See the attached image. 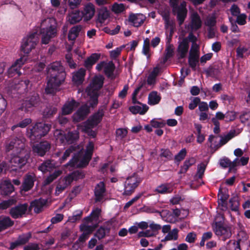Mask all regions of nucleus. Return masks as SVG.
Masks as SVG:
<instances>
[{"label": "nucleus", "mask_w": 250, "mask_h": 250, "mask_svg": "<svg viewBox=\"0 0 250 250\" xmlns=\"http://www.w3.org/2000/svg\"><path fill=\"white\" fill-rule=\"evenodd\" d=\"M94 148V144L92 141L89 142L86 145L85 150L79 146H71L65 150L62 156L59 158V163L60 164L62 163L72 153H74L73 158L65 166L74 167H85L91 159Z\"/></svg>", "instance_id": "obj_1"}, {"label": "nucleus", "mask_w": 250, "mask_h": 250, "mask_svg": "<svg viewBox=\"0 0 250 250\" xmlns=\"http://www.w3.org/2000/svg\"><path fill=\"white\" fill-rule=\"evenodd\" d=\"M47 69V83L45 92L46 94H53L64 81L65 73L61 62L58 61L51 63Z\"/></svg>", "instance_id": "obj_2"}, {"label": "nucleus", "mask_w": 250, "mask_h": 250, "mask_svg": "<svg viewBox=\"0 0 250 250\" xmlns=\"http://www.w3.org/2000/svg\"><path fill=\"white\" fill-rule=\"evenodd\" d=\"M57 22L53 18H45L41 20L40 26V33L42 35V42L48 44L52 38L57 34Z\"/></svg>", "instance_id": "obj_3"}, {"label": "nucleus", "mask_w": 250, "mask_h": 250, "mask_svg": "<svg viewBox=\"0 0 250 250\" xmlns=\"http://www.w3.org/2000/svg\"><path fill=\"white\" fill-rule=\"evenodd\" d=\"M104 81V78L103 76H95L85 90V92L90 97L89 104L92 107H95L98 104L99 91L102 87Z\"/></svg>", "instance_id": "obj_4"}, {"label": "nucleus", "mask_w": 250, "mask_h": 250, "mask_svg": "<svg viewBox=\"0 0 250 250\" xmlns=\"http://www.w3.org/2000/svg\"><path fill=\"white\" fill-rule=\"evenodd\" d=\"M104 115L103 109H99L86 122L78 126V129L87 133L89 136L94 138L96 135L95 131L92 130L102 121Z\"/></svg>", "instance_id": "obj_5"}, {"label": "nucleus", "mask_w": 250, "mask_h": 250, "mask_svg": "<svg viewBox=\"0 0 250 250\" xmlns=\"http://www.w3.org/2000/svg\"><path fill=\"white\" fill-rule=\"evenodd\" d=\"M104 115L103 109H99L86 122L78 126V129L87 133L89 136L94 138L96 135L95 131L92 130L102 121Z\"/></svg>", "instance_id": "obj_6"}, {"label": "nucleus", "mask_w": 250, "mask_h": 250, "mask_svg": "<svg viewBox=\"0 0 250 250\" xmlns=\"http://www.w3.org/2000/svg\"><path fill=\"white\" fill-rule=\"evenodd\" d=\"M25 139L23 137L9 138L4 143V149L6 152H11L12 155L25 153L27 150L25 145Z\"/></svg>", "instance_id": "obj_7"}, {"label": "nucleus", "mask_w": 250, "mask_h": 250, "mask_svg": "<svg viewBox=\"0 0 250 250\" xmlns=\"http://www.w3.org/2000/svg\"><path fill=\"white\" fill-rule=\"evenodd\" d=\"M101 211L100 209L97 208L91 212L89 216L85 217L84 223L80 226L81 230L88 235L91 234L97 226Z\"/></svg>", "instance_id": "obj_8"}, {"label": "nucleus", "mask_w": 250, "mask_h": 250, "mask_svg": "<svg viewBox=\"0 0 250 250\" xmlns=\"http://www.w3.org/2000/svg\"><path fill=\"white\" fill-rule=\"evenodd\" d=\"M51 126L42 122L36 123L31 128L27 129V135L31 141L40 139L49 132Z\"/></svg>", "instance_id": "obj_9"}, {"label": "nucleus", "mask_w": 250, "mask_h": 250, "mask_svg": "<svg viewBox=\"0 0 250 250\" xmlns=\"http://www.w3.org/2000/svg\"><path fill=\"white\" fill-rule=\"evenodd\" d=\"M39 37L36 32L29 33L24 37L21 45V50L25 54H28L34 49L38 42Z\"/></svg>", "instance_id": "obj_10"}, {"label": "nucleus", "mask_w": 250, "mask_h": 250, "mask_svg": "<svg viewBox=\"0 0 250 250\" xmlns=\"http://www.w3.org/2000/svg\"><path fill=\"white\" fill-rule=\"evenodd\" d=\"M29 157V152L28 150L25 151V153H21L16 155H13L10 163L11 165V171H18L24 166L27 162Z\"/></svg>", "instance_id": "obj_11"}, {"label": "nucleus", "mask_w": 250, "mask_h": 250, "mask_svg": "<svg viewBox=\"0 0 250 250\" xmlns=\"http://www.w3.org/2000/svg\"><path fill=\"white\" fill-rule=\"evenodd\" d=\"M141 181V178L136 173L128 176L126 179L124 184L123 194L125 195H131Z\"/></svg>", "instance_id": "obj_12"}, {"label": "nucleus", "mask_w": 250, "mask_h": 250, "mask_svg": "<svg viewBox=\"0 0 250 250\" xmlns=\"http://www.w3.org/2000/svg\"><path fill=\"white\" fill-rule=\"evenodd\" d=\"M54 135L58 143L64 144H72L79 137V132L77 130L69 132L66 135L63 134L62 131L57 130L54 133Z\"/></svg>", "instance_id": "obj_13"}, {"label": "nucleus", "mask_w": 250, "mask_h": 250, "mask_svg": "<svg viewBox=\"0 0 250 250\" xmlns=\"http://www.w3.org/2000/svg\"><path fill=\"white\" fill-rule=\"evenodd\" d=\"M178 0H170V2L173 7V12L177 14V19L179 21V24L181 25L183 23L187 16V10L186 8V2L183 1L180 6H178Z\"/></svg>", "instance_id": "obj_14"}, {"label": "nucleus", "mask_w": 250, "mask_h": 250, "mask_svg": "<svg viewBox=\"0 0 250 250\" xmlns=\"http://www.w3.org/2000/svg\"><path fill=\"white\" fill-rule=\"evenodd\" d=\"M162 232L165 235V237L161 239V242L175 241L179 238V229L177 228L171 229L169 225H164L162 228Z\"/></svg>", "instance_id": "obj_15"}, {"label": "nucleus", "mask_w": 250, "mask_h": 250, "mask_svg": "<svg viewBox=\"0 0 250 250\" xmlns=\"http://www.w3.org/2000/svg\"><path fill=\"white\" fill-rule=\"evenodd\" d=\"M213 228L215 234L218 236H222L224 240L231 236L230 230L224 224L223 220L218 222L215 221Z\"/></svg>", "instance_id": "obj_16"}, {"label": "nucleus", "mask_w": 250, "mask_h": 250, "mask_svg": "<svg viewBox=\"0 0 250 250\" xmlns=\"http://www.w3.org/2000/svg\"><path fill=\"white\" fill-rule=\"evenodd\" d=\"M96 69L100 71L104 69L105 75L111 79H113L115 76L114 74L115 65L112 62H101L96 65Z\"/></svg>", "instance_id": "obj_17"}, {"label": "nucleus", "mask_w": 250, "mask_h": 250, "mask_svg": "<svg viewBox=\"0 0 250 250\" xmlns=\"http://www.w3.org/2000/svg\"><path fill=\"white\" fill-rule=\"evenodd\" d=\"M26 58L24 57H21L18 59L12 66L9 68L7 73L9 77L19 76L21 75V73L20 71V69L22 65L24 64L26 61Z\"/></svg>", "instance_id": "obj_18"}, {"label": "nucleus", "mask_w": 250, "mask_h": 250, "mask_svg": "<svg viewBox=\"0 0 250 250\" xmlns=\"http://www.w3.org/2000/svg\"><path fill=\"white\" fill-rule=\"evenodd\" d=\"M110 16V11L106 7L103 6L98 10L96 24L97 26H102L105 24L106 20Z\"/></svg>", "instance_id": "obj_19"}, {"label": "nucleus", "mask_w": 250, "mask_h": 250, "mask_svg": "<svg viewBox=\"0 0 250 250\" xmlns=\"http://www.w3.org/2000/svg\"><path fill=\"white\" fill-rule=\"evenodd\" d=\"M146 20V16L141 13L130 14L128 19L129 23L136 27L142 25Z\"/></svg>", "instance_id": "obj_20"}, {"label": "nucleus", "mask_w": 250, "mask_h": 250, "mask_svg": "<svg viewBox=\"0 0 250 250\" xmlns=\"http://www.w3.org/2000/svg\"><path fill=\"white\" fill-rule=\"evenodd\" d=\"M81 12L84 21L90 20L94 16L95 13V7L91 2L85 4Z\"/></svg>", "instance_id": "obj_21"}, {"label": "nucleus", "mask_w": 250, "mask_h": 250, "mask_svg": "<svg viewBox=\"0 0 250 250\" xmlns=\"http://www.w3.org/2000/svg\"><path fill=\"white\" fill-rule=\"evenodd\" d=\"M34 152L43 156L50 148V144L47 141L41 142L32 147Z\"/></svg>", "instance_id": "obj_22"}, {"label": "nucleus", "mask_w": 250, "mask_h": 250, "mask_svg": "<svg viewBox=\"0 0 250 250\" xmlns=\"http://www.w3.org/2000/svg\"><path fill=\"white\" fill-rule=\"evenodd\" d=\"M28 205L26 204H21L12 208L10 211L11 216L14 218L21 217L27 210Z\"/></svg>", "instance_id": "obj_23"}, {"label": "nucleus", "mask_w": 250, "mask_h": 250, "mask_svg": "<svg viewBox=\"0 0 250 250\" xmlns=\"http://www.w3.org/2000/svg\"><path fill=\"white\" fill-rule=\"evenodd\" d=\"M250 55V43L240 44L236 49V57L238 58H245Z\"/></svg>", "instance_id": "obj_24"}, {"label": "nucleus", "mask_w": 250, "mask_h": 250, "mask_svg": "<svg viewBox=\"0 0 250 250\" xmlns=\"http://www.w3.org/2000/svg\"><path fill=\"white\" fill-rule=\"evenodd\" d=\"M79 105V103L72 99L67 101L63 105L62 112V115L71 113Z\"/></svg>", "instance_id": "obj_25"}, {"label": "nucleus", "mask_w": 250, "mask_h": 250, "mask_svg": "<svg viewBox=\"0 0 250 250\" xmlns=\"http://www.w3.org/2000/svg\"><path fill=\"white\" fill-rule=\"evenodd\" d=\"M38 99L39 96L37 94H35L30 98H27L22 103L21 109L29 111L32 107L36 106L38 104Z\"/></svg>", "instance_id": "obj_26"}, {"label": "nucleus", "mask_w": 250, "mask_h": 250, "mask_svg": "<svg viewBox=\"0 0 250 250\" xmlns=\"http://www.w3.org/2000/svg\"><path fill=\"white\" fill-rule=\"evenodd\" d=\"M89 111V107L86 104L82 105L73 115V121L77 122L83 120Z\"/></svg>", "instance_id": "obj_27"}, {"label": "nucleus", "mask_w": 250, "mask_h": 250, "mask_svg": "<svg viewBox=\"0 0 250 250\" xmlns=\"http://www.w3.org/2000/svg\"><path fill=\"white\" fill-rule=\"evenodd\" d=\"M0 190L2 194L8 195L14 190V188L9 180H4L0 183Z\"/></svg>", "instance_id": "obj_28"}, {"label": "nucleus", "mask_w": 250, "mask_h": 250, "mask_svg": "<svg viewBox=\"0 0 250 250\" xmlns=\"http://www.w3.org/2000/svg\"><path fill=\"white\" fill-rule=\"evenodd\" d=\"M105 193V188L103 182H100L98 184L95 188V195L96 201L101 202L103 200Z\"/></svg>", "instance_id": "obj_29"}, {"label": "nucleus", "mask_w": 250, "mask_h": 250, "mask_svg": "<svg viewBox=\"0 0 250 250\" xmlns=\"http://www.w3.org/2000/svg\"><path fill=\"white\" fill-rule=\"evenodd\" d=\"M188 39L185 38L179 42L178 47V55L180 58H183L187 54L188 50Z\"/></svg>", "instance_id": "obj_30"}, {"label": "nucleus", "mask_w": 250, "mask_h": 250, "mask_svg": "<svg viewBox=\"0 0 250 250\" xmlns=\"http://www.w3.org/2000/svg\"><path fill=\"white\" fill-rule=\"evenodd\" d=\"M83 19L80 10H75L69 12L67 16L68 21L71 24H75L80 21Z\"/></svg>", "instance_id": "obj_31"}, {"label": "nucleus", "mask_w": 250, "mask_h": 250, "mask_svg": "<svg viewBox=\"0 0 250 250\" xmlns=\"http://www.w3.org/2000/svg\"><path fill=\"white\" fill-rule=\"evenodd\" d=\"M85 75V70L84 68H80L77 71L73 73L72 81L76 85L82 84L84 80Z\"/></svg>", "instance_id": "obj_32"}, {"label": "nucleus", "mask_w": 250, "mask_h": 250, "mask_svg": "<svg viewBox=\"0 0 250 250\" xmlns=\"http://www.w3.org/2000/svg\"><path fill=\"white\" fill-rule=\"evenodd\" d=\"M35 178L33 174L26 175L22 185V190L25 191L30 190L34 185Z\"/></svg>", "instance_id": "obj_33"}, {"label": "nucleus", "mask_w": 250, "mask_h": 250, "mask_svg": "<svg viewBox=\"0 0 250 250\" xmlns=\"http://www.w3.org/2000/svg\"><path fill=\"white\" fill-rule=\"evenodd\" d=\"M100 53H93L84 61V65L87 69H90L100 59Z\"/></svg>", "instance_id": "obj_34"}, {"label": "nucleus", "mask_w": 250, "mask_h": 250, "mask_svg": "<svg viewBox=\"0 0 250 250\" xmlns=\"http://www.w3.org/2000/svg\"><path fill=\"white\" fill-rule=\"evenodd\" d=\"M46 200L40 198L32 202L30 205L31 209H33L36 213L41 211L43 206L46 204Z\"/></svg>", "instance_id": "obj_35"}, {"label": "nucleus", "mask_w": 250, "mask_h": 250, "mask_svg": "<svg viewBox=\"0 0 250 250\" xmlns=\"http://www.w3.org/2000/svg\"><path fill=\"white\" fill-rule=\"evenodd\" d=\"M148 107L146 104L135 105L129 107V111L134 114H145L148 110Z\"/></svg>", "instance_id": "obj_36"}, {"label": "nucleus", "mask_w": 250, "mask_h": 250, "mask_svg": "<svg viewBox=\"0 0 250 250\" xmlns=\"http://www.w3.org/2000/svg\"><path fill=\"white\" fill-rule=\"evenodd\" d=\"M31 234L29 233L24 234L20 236L16 242L11 244L10 249L12 250L14 249L19 245H23L26 243L29 240Z\"/></svg>", "instance_id": "obj_37"}, {"label": "nucleus", "mask_w": 250, "mask_h": 250, "mask_svg": "<svg viewBox=\"0 0 250 250\" xmlns=\"http://www.w3.org/2000/svg\"><path fill=\"white\" fill-rule=\"evenodd\" d=\"M161 99L160 94L156 91H152L148 95V104L151 105L157 104L160 102Z\"/></svg>", "instance_id": "obj_38"}, {"label": "nucleus", "mask_w": 250, "mask_h": 250, "mask_svg": "<svg viewBox=\"0 0 250 250\" xmlns=\"http://www.w3.org/2000/svg\"><path fill=\"white\" fill-rule=\"evenodd\" d=\"M155 191L159 194H167L172 192V188L169 184H164L158 186Z\"/></svg>", "instance_id": "obj_39"}, {"label": "nucleus", "mask_w": 250, "mask_h": 250, "mask_svg": "<svg viewBox=\"0 0 250 250\" xmlns=\"http://www.w3.org/2000/svg\"><path fill=\"white\" fill-rule=\"evenodd\" d=\"M191 28L193 29H198L201 26V21L200 17L196 13L192 14L191 16Z\"/></svg>", "instance_id": "obj_40"}, {"label": "nucleus", "mask_w": 250, "mask_h": 250, "mask_svg": "<svg viewBox=\"0 0 250 250\" xmlns=\"http://www.w3.org/2000/svg\"><path fill=\"white\" fill-rule=\"evenodd\" d=\"M196 162L195 158L191 157L187 159L184 163V164L181 166L180 170L179 172V173H185L189 167L192 165H194Z\"/></svg>", "instance_id": "obj_41"}, {"label": "nucleus", "mask_w": 250, "mask_h": 250, "mask_svg": "<svg viewBox=\"0 0 250 250\" xmlns=\"http://www.w3.org/2000/svg\"><path fill=\"white\" fill-rule=\"evenodd\" d=\"M81 30V26L76 25L72 27L69 31L68 38L70 41H74L78 37L80 31Z\"/></svg>", "instance_id": "obj_42"}, {"label": "nucleus", "mask_w": 250, "mask_h": 250, "mask_svg": "<svg viewBox=\"0 0 250 250\" xmlns=\"http://www.w3.org/2000/svg\"><path fill=\"white\" fill-rule=\"evenodd\" d=\"M235 136V132L234 130L230 131L227 134L220 137L219 146H221L227 143L230 140Z\"/></svg>", "instance_id": "obj_43"}, {"label": "nucleus", "mask_w": 250, "mask_h": 250, "mask_svg": "<svg viewBox=\"0 0 250 250\" xmlns=\"http://www.w3.org/2000/svg\"><path fill=\"white\" fill-rule=\"evenodd\" d=\"M13 225V221L9 217L0 219V231H2Z\"/></svg>", "instance_id": "obj_44"}, {"label": "nucleus", "mask_w": 250, "mask_h": 250, "mask_svg": "<svg viewBox=\"0 0 250 250\" xmlns=\"http://www.w3.org/2000/svg\"><path fill=\"white\" fill-rule=\"evenodd\" d=\"M56 167L53 161L47 160L43 162L39 167V169L42 172H45L51 170L53 168Z\"/></svg>", "instance_id": "obj_45"}, {"label": "nucleus", "mask_w": 250, "mask_h": 250, "mask_svg": "<svg viewBox=\"0 0 250 250\" xmlns=\"http://www.w3.org/2000/svg\"><path fill=\"white\" fill-rule=\"evenodd\" d=\"M238 161V158L235 159L233 162H231L228 158H224L220 160V165L222 167L224 168L228 167L231 168L237 166Z\"/></svg>", "instance_id": "obj_46"}, {"label": "nucleus", "mask_w": 250, "mask_h": 250, "mask_svg": "<svg viewBox=\"0 0 250 250\" xmlns=\"http://www.w3.org/2000/svg\"><path fill=\"white\" fill-rule=\"evenodd\" d=\"M150 124L154 128H162L166 125V122L161 119H153L151 120Z\"/></svg>", "instance_id": "obj_47"}, {"label": "nucleus", "mask_w": 250, "mask_h": 250, "mask_svg": "<svg viewBox=\"0 0 250 250\" xmlns=\"http://www.w3.org/2000/svg\"><path fill=\"white\" fill-rule=\"evenodd\" d=\"M32 120L30 118H26L19 122L18 124L13 125L11 127L12 130H14L17 127L24 128L31 124Z\"/></svg>", "instance_id": "obj_48"}, {"label": "nucleus", "mask_w": 250, "mask_h": 250, "mask_svg": "<svg viewBox=\"0 0 250 250\" xmlns=\"http://www.w3.org/2000/svg\"><path fill=\"white\" fill-rule=\"evenodd\" d=\"M150 41L148 38H146L144 41V44L143 47V54L149 58L150 54Z\"/></svg>", "instance_id": "obj_49"}, {"label": "nucleus", "mask_w": 250, "mask_h": 250, "mask_svg": "<svg viewBox=\"0 0 250 250\" xmlns=\"http://www.w3.org/2000/svg\"><path fill=\"white\" fill-rule=\"evenodd\" d=\"M62 173V171L60 170H56L54 171V172L50 175L48 177L46 178V179L44 181L45 185H47L52 182L54 179H55L57 177L60 175Z\"/></svg>", "instance_id": "obj_50"}, {"label": "nucleus", "mask_w": 250, "mask_h": 250, "mask_svg": "<svg viewBox=\"0 0 250 250\" xmlns=\"http://www.w3.org/2000/svg\"><path fill=\"white\" fill-rule=\"evenodd\" d=\"M125 9V5L123 3H114L112 6L111 10L115 14L121 13Z\"/></svg>", "instance_id": "obj_51"}, {"label": "nucleus", "mask_w": 250, "mask_h": 250, "mask_svg": "<svg viewBox=\"0 0 250 250\" xmlns=\"http://www.w3.org/2000/svg\"><path fill=\"white\" fill-rule=\"evenodd\" d=\"M84 174L82 170H77L74 171L71 174L67 175L68 177L71 178V183L73 180H77L78 179L83 178L84 177Z\"/></svg>", "instance_id": "obj_52"}, {"label": "nucleus", "mask_w": 250, "mask_h": 250, "mask_svg": "<svg viewBox=\"0 0 250 250\" xmlns=\"http://www.w3.org/2000/svg\"><path fill=\"white\" fill-rule=\"evenodd\" d=\"M227 248L228 250H241L239 242L232 240L228 243Z\"/></svg>", "instance_id": "obj_53"}, {"label": "nucleus", "mask_w": 250, "mask_h": 250, "mask_svg": "<svg viewBox=\"0 0 250 250\" xmlns=\"http://www.w3.org/2000/svg\"><path fill=\"white\" fill-rule=\"evenodd\" d=\"M71 183V179L70 177L67 176H65L63 178H61L57 185L59 186L62 187L64 188H66Z\"/></svg>", "instance_id": "obj_54"}, {"label": "nucleus", "mask_w": 250, "mask_h": 250, "mask_svg": "<svg viewBox=\"0 0 250 250\" xmlns=\"http://www.w3.org/2000/svg\"><path fill=\"white\" fill-rule=\"evenodd\" d=\"M16 202V200L15 198H11L8 200L2 201L0 203V209H6Z\"/></svg>", "instance_id": "obj_55"}, {"label": "nucleus", "mask_w": 250, "mask_h": 250, "mask_svg": "<svg viewBox=\"0 0 250 250\" xmlns=\"http://www.w3.org/2000/svg\"><path fill=\"white\" fill-rule=\"evenodd\" d=\"M216 24V17L214 14L208 16L205 22V24L209 28H212Z\"/></svg>", "instance_id": "obj_56"}, {"label": "nucleus", "mask_w": 250, "mask_h": 250, "mask_svg": "<svg viewBox=\"0 0 250 250\" xmlns=\"http://www.w3.org/2000/svg\"><path fill=\"white\" fill-rule=\"evenodd\" d=\"M189 58L199 59L198 46L196 44L192 45L190 50Z\"/></svg>", "instance_id": "obj_57"}, {"label": "nucleus", "mask_w": 250, "mask_h": 250, "mask_svg": "<svg viewBox=\"0 0 250 250\" xmlns=\"http://www.w3.org/2000/svg\"><path fill=\"white\" fill-rule=\"evenodd\" d=\"M124 48H125V45H122L119 47H117L114 50L110 51V57L112 59L116 58L117 57H118L120 55L122 50Z\"/></svg>", "instance_id": "obj_58"}, {"label": "nucleus", "mask_w": 250, "mask_h": 250, "mask_svg": "<svg viewBox=\"0 0 250 250\" xmlns=\"http://www.w3.org/2000/svg\"><path fill=\"white\" fill-rule=\"evenodd\" d=\"M63 1L65 2H67L71 9L78 7L82 2V0H63Z\"/></svg>", "instance_id": "obj_59"}, {"label": "nucleus", "mask_w": 250, "mask_h": 250, "mask_svg": "<svg viewBox=\"0 0 250 250\" xmlns=\"http://www.w3.org/2000/svg\"><path fill=\"white\" fill-rule=\"evenodd\" d=\"M107 232V229L103 227H101L97 231L95 236L97 237L99 239H102L105 236Z\"/></svg>", "instance_id": "obj_60"}, {"label": "nucleus", "mask_w": 250, "mask_h": 250, "mask_svg": "<svg viewBox=\"0 0 250 250\" xmlns=\"http://www.w3.org/2000/svg\"><path fill=\"white\" fill-rule=\"evenodd\" d=\"M200 102V99L199 97H194L191 100V102L188 105V108L190 110L195 109Z\"/></svg>", "instance_id": "obj_61"}, {"label": "nucleus", "mask_w": 250, "mask_h": 250, "mask_svg": "<svg viewBox=\"0 0 250 250\" xmlns=\"http://www.w3.org/2000/svg\"><path fill=\"white\" fill-rule=\"evenodd\" d=\"M206 167V165L204 164H200L197 167V176L199 178H201L204 173Z\"/></svg>", "instance_id": "obj_62"}, {"label": "nucleus", "mask_w": 250, "mask_h": 250, "mask_svg": "<svg viewBox=\"0 0 250 250\" xmlns=\"http://www.w3.org/2000/svg\"><path fill=\"white\" fill-rule=\"evenodd\" d=\"M229 203L230 204V208L233 211H238L239 208V203L237 200L235 198H231L229 200Z\"/></svg>", "instance_id": "obj_63"}, {"label": "nucleus", "mask_w": 250, "mask_h": 250, "mask_svg": "<svg viewBox=\"0 0 250 250\" xmlns=\"http://www.w3.org/2000/svg\"><path fill=\"white\" fill-rule=\"evenodd\" d=\"M240 120L244 124H250V112L245 113L242 114L240 117Z\"/></svg>", "instance_id": "obj_64"}]
</instances>
